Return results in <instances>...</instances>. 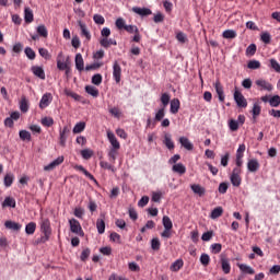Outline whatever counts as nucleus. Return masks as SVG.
I'll use <instances>...</instances> for the list:
<instances>
[{
    "label": "nucleus",
    "instance_id": "obj_1",
    "mask_svg": "<svg viewBox=\"0 0 280 280\" xmlns=\"http://www.w3.org/2000/svg\"><path fill=\"white\" fill-rule=\"evenodd\" d=\"M69 225L71 233H74V235H79V237H84V231L82 230L80 221H78L77 219H70Z\"/></svg>",
    "mask_w": 280,
    "mask_h": 280
},
{
    "label": "nucleus",
    "instance_id": "obj_2",
    "mask_svg": "<svg viewBox=\"0 0 280 280\" xmlns=\"http://www.w3.org/2000/svg\"><path fill=\"white\" fill-rule=\"evenodd\" d=\"M125 31L128 34H135L132 37V43H141V33L139 32V27L137 25H127L125 26Z\"/></svg>",
    "mask_w": 280,
    "mask_h": 280
},
{
    "label": "nucleus",
    "instance_id": "obj_3",
    "mask_svg": "<svg viewBox=\"0 0 280 280\" xmlns=\"http://www.w3.org/2000/svg\"><path fill=\"white\" fill-rule=\"evenodd\" d=\"M234 101L236 102L240 108H246V106H248L246 97H244V94H242V92L240 91L234 92Z\"/></svg>",
    "mask_w": 280,
    "mask_h": 280
},
{
    "label": "nucleus",
    "instance_id": "obj_4",
    "mask_svg": "<svg viewBox=\"0 0 280 280\" xmlns=\"http://www.w3.org/2000/svg\"><path fill=\"white\" fill-rule=\"evenodd\" d=\"M62 163H65V156H59L48 165L44 166V172H54V170L57 168L58 165H62Z\"/></svg>",
    "mask_w": 280,
    "mask_h": 280
},
{
    "label": "nucleus",
    "instance_id": "obj_5",
    "mask_svg": "<svg viewBox=\"0 0 280 280\" xmlns=\"http://www.w3.org/2000/svg\"><path fill=\"white\" fill-rule=\"evenodd\" d=\"M51 102H54V96L51 93H45L39 101V108L45 110V108H47Z\"/></svg>",
    "mask_w": 280,
    "mask_h": 280
},
{
    "label": "nucleus",
    "instance_id": "obj_6",
    "mask_svg": "<svg viewBox=\"0 0 280 280\" xmlns=\"http://www.w3.org/2000/svg\"><path fill=\"white\" fill-rule=\"evenodd\" d=\"M107 139H108L112 148H114L115 150L121 149V144L119 143V140H117V137L115 136V133L113 131H110V129L107 130Z\"/></svg>",
    "mask_w": 280,
    "mask_h": 280
},
{
    "label": "nucleus",
    "instance_id": "obj_7",
    "mask_svg": "<svg viewBox=\"0 0 280 280\" xmlns=\"http://www.w3.org/2000/svg\"><path fill=\"white\" fill-rule=\"evenodd\" d=\"M113 78L116 84H119V82H121V66H119V62L117 61H115L113 65Z\"/></svg>",
    "mask_w": 280,
    "mask_h": 280
},
{
    "label": "nucleus",
    "instance_id": "obj_8",
    "mask_svg": "<svg viewBox=\"0 0 280 280\" xmlns=\"http://www.w3.org/2000/svg\"><path fill=\"white\" fill-rule=\"evenodd\" d=\"M255 84H256V86H259L260 91H269L270 92V91H272V89H275L272 86V83H270L264 79L256 80Z\"/></svg>",
    "mask_w": 280,
    "mask_h": 280
},
{
    "label": "nucleus",
    "instance_id": "obj_9",
    "mask_svg": "<svg viewBox=\"0 0 280 280\" xmlns=\"http://www.w3.org/2000/svg\"><path fill=\"white\" fill-rule=\"evenodd\" d=\"M39 224L42 233L51 234V222L48 218H42Z\"/></svg>",
    "mask_w": 280,
    "mask_h": 280
},
{
    "label": "nucleus",
    "instance_id": "obj_10",
    "mask_svg": "<svg viewBox=\"0 0 280 280\" xmlns=\"http://www.w3.org/2000/svg\"><path fill=\"white\" fill-rule=\"evenodd\" d=\"M213 86L215 89V93L219 97V101L224 102V86H222V83L220 82V80H217Z\"/></svg>",
    "mask_w": 280,
    "mask_h": 280
},
{
    "label": "nucleus",
    "instance_id": "obj_11",
    "mask_svg": "<svg viewBox=\"0 0 280 280\" xmlns=\"http://www.w3.org/2000/svg\"><path fill=\"white\" fill-rule=\"evenodd\" d=\"M259 161L257 159H250L247 162V170L248 172H252V174H255V172L259 171Z\"/></svg>",
    "mask_w": 280,
    "mask_h": 280
},
{
    "label": "nucleus",
    "instance_id": "obj_12",
    "mask_svg": "<svg viewBox=\"0 0 280 280\" xmlns=\"http://www.w3.org/2000/svg\"><path fill=\"white\" fill-rule=\"evenodd\" d=\"M220 261H221V268H222V271L224 272V275H230L231 273V262L229 261V258L221 255Z\"/></svg>",
    "mask_w": 280,
    "mask_h": 280
},
{
    "label": "nucleus",
    "instance_id": "obj_13",
    "mask_svg": "<svg viewBox=\"0 0 280 280\" xmlns=\"http://www.w3.org/2000/svg\"><path fill=\"white\" fill-rule=\"evenodd\" d=\"M31 71H32L33 75H35L36 78H39V80H45V70L43 69V67L33 66L31 68Z\"/></svg>",
    "mask_w": 280,
    "mask_h": 280
},
{
    "label": "nucleus",
    "instance_id": "obj_14",
    "mask_svg": "<svg viewBox=\"0 0 280 280\" xmlns=\"http://www.w3.org/2000/svg\"><path fill=\"white\" fill-rule=\"evenodd\" d=\"M132 12H135V14H138L139 16H150V14H152V10L139 7H133Z\"/></svg>",
    "mask_w": 280,
    "mask_h": 280
},
{
    "label": "nucleus",
    "instance_id": "obj_15",
    "mask_svg": "<svg viewBox=\"0 0 280 280\" xmlns=\"http://www.w3.org/2000/svg\"><path fill=\"white\" fill-rule=\"evenodd\" d=\"M179 143L182 148H185V150H188V152H191V150H194V143H191V141H189L187 137H180Z\"/></svg>",
    "mask_w": 280,
    "mask_h": 280
},
{
    "label": "nucleus",
    "instance_id": "obj_16",
    "mask_svg": "<svg viewBox=\"0 0 280 280\" xmlns=\"http://www.w3.org/2000/svg\"><path fill=\"white\" fill-rule=\"evenodd\" d=\"M74 170H77L78 172H82V174H84V176H86V178H90V180L97 183V179H95V176H93V174H91L89 171H86V168H84V166L75 165Z\"/></svg>",
    "mask_w": 280,
    "mask_h": 280
},
{
    "label": "nucleus",
    "instance_id": "obj_17",
    "mask_svg": "<svg viewBox=\"0 0 280 280\" xmlns=\"http://www.w3.org/2000/svg\"><path fill=\"white\" fill-rule=\"evenodd\" d=\"M5 229H9V231H21L22 225L21 223L14 222V221H5L4 222Z\"/></svg>",
    "mask_w": 280,
    "mask_h": 280
},
{
    "label": "nucleus",
    "instance_id": "obj_18",
    "mask_svg": "<svg viewBox=\"0 0 280 280\" xmlns=\"http://www.w3.org/2000/svg\"><path fill=\"white\" fill-rule=\"evenodd\" d=\"M74 62H75V69L78 71H82L84 69V58H82V54L79 52L75 55Z\"/></svg>",
    "mask_w": 280,
    "mask_h": 280
},
{
    "label": "nucleus",
    "instance_id": "obj_19",
    "mask_svg": "<svg viewBox=\"0 0 280 280\" xmlns=\"http://www.w3.org/2000/svg\"><path fill=\"white\" fill-rule=\"evenodd\" d=\"M172 170L175 174H179L180 176L187 172V167H185L183 163L174 164Z\"/></svg>",
    "mask_w": 280,
    "mask_h": 280
},
{
    "label": "nucleus",
    "instance_id": "obj_20",
    "mask_svg": "<svg viewBox=\"0 0 280 280\" xmlns=\"http://www.w3.org/2000/svg\"><path fill=\"white\" fill-rule=\"evenodd\" d=\"M180 110V101L178 98H173L171 101V113L172 115H176Z\"/></svg>",
    "mask_w": 280,
    "mask_h": 280
},
{
    "label": "nucleus",
    "instance_id": "obj_21",
    "mask_svg": "<svg viewBox=\"0 0 280 280\" xmlns=\"http://www.w3.org/2000/svg\"><path fill=\"white\" fill-rule=\"evenodd\" d=\"M100 44L105 49H108V47H110V45L117 46V40L113 39V38L108 39V37H104L103 39H101Z\"/></svg>",
    "mask_w": 280,
    "mask_h": 280
},
{
    "label": "nucleus",
    "instance_id": "obj_22",
    "mask_svg": "<svg viewBox=\"0 0 280 280\" xmlns=\"http://www.w3.org/2000/svg\"><path fill=\"white\" fill-rule=\"evenodd\" d=\"M69 132V127H63L62 130H60V145H62V148H65V145H67V135Z\"/></svg>",
    "mask_w": 280,
    "mask_h": 280
},
{
    "label": "nucleus",
    "instance_id": "obj_23",
    "mask_svg": "<svg viewBox=\"0 0 280 280\" xmlns=\"http://www.w3.org/2000/svg\"><path fill=\"white\" fill-rule=\"evenodd\" d=\"M96 229L100 235H104V233L106 232V222L104 221V219L96 220Z\"/></svg>",
    "mask_w": 280,
    "mask_h": 280
},
{
    "label": "nucleus",
    "instance_id": "obj_24",
    "mask_svg": "<svg viewBox=\"0 0 280 280\" xmlns=\"http://www.w3.org/2000/svg\"><path fill=\"white\" fill-rule=\"evenodd\" d=\"M24 21L25 23H33L34 22V12L30 8L24 9Z\"/></svg>",
    "mask_w": 280,
    "mask_h": 280
},
{
    "label": "nucleus",
    "instance_id": "obj_25",
    "mask_svg": "<svg viewBox=\"0 0 280 280\" xmlns=\"http://www.w3.org/2000/svg\"><path fill=\"white\" fill-rule=\"evenodd\" d=\"M164 145L167 148V150H174V141H172V136L170 133L164 135V140H163Z\"/></svg>",
    "mask_w": 280,
    "mask_h": 280
},
{
    "label": "nucleus",
    "instance_id": "obj_26",
    "mask_svg": "<svg viewBox=\"0 0 280 280\" xmlns=\"http://www.w3.org/2000/svg\"><path fill=\"white\" fill-rule=\"evenodd\" d=\"M85 93H88V95H91L92 97H100V90H97V88L93 85H86Z\"/></svg>",
    "mask_w": 280,
    "mask_h": 280
},
{
    "label": "nucleus",
    "instance_id": "obj_27",
    "mask_svg": "<svg viewBox=\"0 0 280 280\" xmlns=\"http://www.w3.org/2000/svg\"><path fill=\"white\" fill-rule=\"evenodd\" d=\"M118 155H119V149H115V148H110L107 153V156L110 163H115V161H117Z\"/></svg>",
    "mask_w": 280,
    "mask_h": 280
},
{
    "label": "nucleus",
    "instance_id": "obj_28",
    "mask_svg": "<svg viewBox=\"0 0 280 280\" xmlns=\"http://www.w3.org/2000/svg\"><path fill=\"white\" fill-rule=\"evenodd\" d=\"M36 32L37 34L42 37V38H47V36H49V32L47 31V26H45L44 24L38 25L36 27Z\"/></svg>",
    "mask_w": 280,
    "mask_h": 280
},
{
    "label": "nucleus",
    "instance_id": "obj_29",
    "mask_svg": "<svg viewBox=\"0 0 280 280\" xmlns=\"http://www.w3.org/2000/svg\"><path fill=\"white\" fill-rule=\"evenodd\" d=\"M79 27L81 30V36H84L86 40H91V32H89V30L86 28V24L80 22Z\"/></svg>",
    "mask_w": 280,
    "mask_h": 280
},
{
    "label": "nucleus",
    "instance_id": "obj_30",
    "mask_svg": "<svg viewBox=\"0 0 280 280\" xmlns=\"http://www.w3.org/2000/svg\"><path fill=\"white\" fill-rule=\"evenodd\" d=\"M238 268L241 271L244 272V275H255V269H253V267H250L246 264L238 265Z\"/></svg>",
    "mask_w": 280,
    "mask_h": 280
},
{
    "label": "nucleus",
    "instance_id": "obj_31",
    "mask_svg": "<svg viewBox=\"0 0 280 280\" xmlns=\"http://www.w3.org/2000/svg\"><path fill=\"white\" fill-rule=\"evenodd\" d=\"M84 128H86V122L80 121L73 127L72 132L74 135H80V132H84Z\"/></svg>",
    "mask_w": 280,
    "mask_h": 280
},
{
    "label": "nucleus",
    "instance_id": "obj_32",
    "mask_svg": "<svg viewBox=\"0 0 280 280\" xmlns=\"http://www.w3.org/2000/svg\"><path fill=\"white\" fill-rule=\"evenodd\" d=\"M222 213H224V209H222V207H217L212 210L210 218L212 220H218V218L222 217Z\"/></svg>",
    "mask_w": 280,
    "mask_h": 280
},
{
    "label": "nucleus",
    "instance_id": "obj_33",
    "mask_svg": "<svg viewBox=\"0 0 280 280\" xmlns=\"http://www.w3.org/2000/svg\"><path fill=\"white\" fill-rule=\"evenodd\" d=\"M190 189L194 191V194H197V196L202 197V195L205 194V187L198 185V184H194L190 186Z\"/></svg>",
    "mask_w": 280,
    "mask_h": 280
},
{
    "label": "nucleus",
    "instance_id": "obj_34",
    "mask_svg": "<svg viewBox=\"0 0 280 280\" xmlns=\"http://www.w3.org/2000/svg\"><path fill=\"white\" fill-rule=\"evenodd\" d=\"M25 233L26 235H34V233H36V222H30L26 224Z\"/></svg>",
    "mask_w": 280,
    "mask_h": 280
},
{
    "label": "nucleus",
    "instance_id": "obj_35",
    "mask_svg": "<svg viewBox=\"0 0 280 280\" xmlns=\"http://www.w3.org/2000/svg\"><path fill=\"white\" fill-rule=\"evenodd\" d=\"M223 38L226 39H233V38H237V32L233 31V30H225L222 33Z\"/></svg>",
    "mask_w": 280,
    "mask_h": 280
},
{
    "label": "nucleus",
    "instance_id": "obj_36",
    "mask_svg": "<svg viewBox=\"0 0 280 280\" xmlns=\"http://www.w3.org/2000/svg\"><path fill=\"white\" fill-rule=\"evenodd\" d=\"M20 110L22 113H27L30 110V103L27 102L26 97H22L20 102Z\"/></svg>",
    "mask_w": 280,
    "mask_h": 280
},
{
    "label": "nucleus",
    "instance_id": "obj_37",
    "mask_svg": "<svg viewBox=\"0 0 280 280\" xmlns=\"http://www.w3.org/2000/svg\"><path fill=\"white\" fill-rule=\"evenodd\" d=\"M269 105L272 108H279L280 106V96L279 95H273L272 97L269 98Z\"/></svg>",
    "mask_w": 280,
    "mask_h": 280
},
{
    "label": "nucleus",
    "instance_id": "obj_38",
    "mask_svg": "<svg viewBox=\"0 0 280 280\" xmlns=\"http://www.w3.org/2000/svg\"><path fill=\"white\" fill-rule=\"evenodd\" d=\"M184 262L183 259H177L176 261H174L171 266V270L172 272H178V270H180V268H183Z\"/></svg>",
    "mask_w": 280,
    "mask_h": 280
},
{
    "label": "nucleus",
    "instance_id": "obj_39",
    "mask_svg": "<svg viewBox=\"0 0 280 280\" xmlns=\"http://www.w3.org/2000/svg\"><path fill=\"white\" fill-rule=\"evenodd\" d=\"M2 207H11L14 209L16 207V200H14L12 197H7L2 202Z\"/></svg>",
    "mask_w": 280,
    "mask_h": 280
},
{
    "label": "nucleus",
    "instance_id": "obj_40",
    "mask_svg": "<svg viewBox=\"0 0 280 280\" xmlns=\"http://www.w3.org/2000/svg\"><path fill=\"white\" fill-rule=\"evenodd\" d=\"M230 180L233 187H240V185H242V176L240 175H231Z\"/></svg>",
    "mask_w": 280,
    "mask_h": 280
},
{
    "label": "nucleus",
    "instance_id": "obj_41",
    "mask_svg": "<svg viewBox=\"0 0 280 280\" xmlns=\"http://www.w3.org/2000/svg\"><path fill=\"white\" fill-rule=\"evenodd\" d=\"M60 56H62V52H60L59 56H58L57 69H59V71H65V69H68L69 63L67 61L63 62L62 60H60Z\"/></svg>",
    "mask_w": 280,
    "mask_h": 280
},
{
    "label": "nucleus",
    "instance_id": "obj_42",
    "mask_svg": "<svg viewBox=\"0 0 280 280\" xmlns=\"http://www.w3.org/2000/svg\"><path fill=\"white\" fill-rule=\"evenodd\" d=\"M24 54H25L26 58H28V60L36 59V52L34 51V49H32V47H26L24 49Z\"/></svg>",
    "mask_w": 280,
    "mask_h": 280
},
{
    "label": "nucleus",
    "instance_id": "obj_43",
    "mask_svg": "<svg viewBox=\"0 0 280 280\" xmlns=\"http://www.w3.org/2000/svg\"><path fill=\"white\" fill-rule=\"evenodd\" d=\"M12 183H14V174L8 173L4 176V186L5 187H12Z\"/></svg>",
    "mask_w": 280,
    "mask_h": 280
},
{
    "label": "nucleus",
    "instance_id": "obj_44",
    "mask_svg": "<svg viewBox=\"0 0 280 280\" xmlns=\"http://www.w3.org/2000/svg\"><path fill=\"white\" fill-rule=\"evenodd\" d=\"M162 224L164 229H174V223H172V219H170L167 215L163 217Z\"/></svg>",
    "mask_w": 280,
    "mask_h": 280
},
{
    "label": "nucleus",
    "instance_id": "obj_45",
    "mask_svg": "<svg viewBox=\"0 0 280 280\" xmlns=\"http://www.w3.org/2000/svg\"><path fill=\"white\" fill-rule=\"evenodd\" d=\"M40 124L45 128H51V126H54V118H51V117H44V118H42Z\"/></svg>",
    "mask_w": 280,
    "mask_h": 280
},
{
    "label": "nucleus",
    "instance_id": "obj_46",
    "mask_svg": "<svg viewBox=\"0 0 280 280\" xmlns=\"http://www.w3.org/2000/svg\"><path fill=\"white\" fill-rule=\"evenodd\" d=\"M210 250L213 255H218L222 253V244L220 243H214L210 246Z\"/></svg>",
    "mask_w": 280,
    "mask_h": 280
},
{
    "label": "nucleus",
    "instance_id": "obj_47",
    "mask_svg": "<svg viewBox=\"0 0 280 280\" xmlns=\"http://www.w3.org/2000/svg\"><path fill=\"white\" fill-rule=\"evenodd\" d=\"M199 260H200V264L203 265L205 267L211 264V257L209 256V254H201Z\"/></svg>",
    "mask_w": 280,
    "mask_h": 280
},
{
    "label": "nucleus",
    "instance_id": "obj_48",
    "mask_svg": "<svg viewBox=\"0 0 280 280\" xmlns=\"http://www.w3.org/2000/svg\"><path fill=\"white\" fill-rule=\"evenodd\" d=\"M20 139L22 141H32V133H30V131H27V130H21Z\"/></svg>",
    "mask_w": 280,
    "mask_h": 280
},
{
    "label": "nucleus",
    "instance_id": "obj_49",
    "mask_svg": "<svg viewBox=\"0 0 280 280\" xmlns=\"http://www.w3.org/2000/svg\"><path fill=\"white\" fill-rule=\"evenodd\" d=\"M160 100L162 102L163 108H167L170 100H172V97L167 93H163Z\"/></svg>",
    "mask_w": 280,
    "mask_h": 280
},
{
    "label": "nucleus",
    "instance_id": "obj_50",
    "mask_svg": "<svg viewBox=\"0 0 280 280\" xmlns=\"http://www.w3.org/2000/svg\"><path fill=\"white\" fill-rule=\"evenodd\" d=\"M163 117H165V107H162L158 110L154 117V121H163Z\"/></svg>",
    "mask_w": 280,
    "mask_h": 280
},
{
    "label": "nucleus",
    "instance_id": "obj_51",
    "mask_svg": "<svg viewBox=\"0 0 280 280\" xmlns=\"http://www.w3.org/2000/svg\"><path fill=\"white\" fill-rule=\"evenodd\" d=\"M81 156L82 159H84L85 161H89V159H91L93 156V150L91 149H84L81 151Z\"/></svg>",
    "mask_w": 280,
    "mask_h": 280
},
{
    "label": "nucleus",
    "instance_id": "obj_52",
    "mask_svg": "<svg viewBox=\"0 0 280 280\" xmlns=\"http://www.w3.org/2000/svg\"><path fill=\"white\" fill-rule=\"evenodd\" d=\"M260 39L265 45H270V40H272V37L270 36V33L265 32L260 35Z\"/></svg>",
    "mask_w": 280,
    "mask_h": 280
},
{
    "label": "nucleus",
    "instance_id": "obj_53",
    "mask_svg": "<svg viewBox=\"0 0 280 280\" xmlns=\"http://www.w3.org/2000/svg\"><path fill=\"white\" fill-rule=\"evenodd\" d=\"M253 118L255 119L256 117H259L261 115V106H259L257 103L254 104L253 109Z\"/></svg>",
    "mask_w": 280,
    "mask_h": 280
},
{
    "label": "nucleus",
    "instance_id": "obj_54",
    "mask_svg": "<svg viewBox=\"0 0 280 280\" xmlns=\"http://www.w3.org/2000/svg\"><path fill=\"white\" fill-rule=\"evenodd\" d=\"M255 54H257V45L250 44V45L246 48V56H255Z\"/></svg>",
    "mask_w": 280,
    "mask_h": 280
},
{
    "label": "nucleus",
    "instance_id": "obj_55",
    "mask_svg": "<svg viewBox=\"0 0 280 280\" xmlns=\"http://www.w3.org/2000/svg\"><path fill=\"white\" fill-rule=\"evenodd\" d=\"M110 242H115L116 244H121V235H119L117 232H113L109 235Z\"/></svg>",
    "mask_w": 280,
    "mask_h": 280
},
{
    "label": "nucleus",
    "instance_id": "obj_56",
    "mask_svg": "<svg viewBox=\"0 0 280 280\" xmlns=\"http://www.w3.org/2000/svg\"><path fill=\"white\" fill-rule=\"evenodd\" d=\"M102 74L96 73L92 77V84H94L95 86H100V84H102Z\"/></svg>",
    "mask_w": 280,
    "mask_h": 280
},
{
    "label": "nucleus",
    "instance_id": "obj_57",
    "mask_svg": "<svg viewBox=\"0 0 280 280\" xmlns=\"http://www.w3.org/2000/svg\"><path fill=\"white\" fill-rule=\"evenodd\" d=\"M247 67L249 69H253V70L260 69L261 68V62H259L257 60H250V61H248Z\"/></svg>",
    "mask_w": 280,
    "mask_h": 280
},
{
    "label": "nucleus",
    "instance_id": "obj_58",
    "mask_svg": "<svg viewBox=\"0 0 280 280\" xmlns=\"http://www.w3.org/2000/svg\"><path fill=\"white\" fill-rule=\"evenodd\" d=\"M270 67L276 73H280V65L276 59H270Z\"/></svg>",
    "mask_w": 280,
    "mask_h": 280
},
{
    "label": "nucleus",
    "instance_id": "obj_59",
    "mask_svg": "<svg viewBox=\"0 0 280 280\" xmlns=\"http://www.w3.org/2000/svg\"><path fill=\"white\" fill-rule=\"evenodd\" d=\"M151 248L152 250H161V241L159 238H152Z\"/></svg>",
    "mask_w": 280,
    "mask_h": 280
},
{
    "label": "nucleus",
    "instance_id": "obj_60",
    "mask_svg": "<svg viewBox=\"0 0 280 280\" xmlns=\"http://www.w3.org/2000/svg\"><path fill=\"white\" fill-rule=\"evenodd\" d=\"M229 126L232 132H236V130H240V122H237V120L231 119Z\"/></svg>",
    "mask_w": 280,
    "mask_h": 280
},
{
    "label": "nucleus",
    "instance_id": "obj_61",
    "mask_svg": "<svg viewBox=\"0 0 280 280\" xmlns=\"http://www.w3.org/2000/svg\"><path fill=\"white\" fill-rule=\"evenodd\" d=\"M154 226H156V223H154L152 220H149L140 231L141 233H145L147 230L154 229Z\"/></svg>",
    "mask_w": 280,
    "mask_h": 280
},
{
    "label": "nucleus",
    "instance_id": "obj_62",
    "mask_svg": "<svg viewBox=\"0 0 280 280\" xmlns=\"http://www.w3.org/2000/svg\"><path fill=\"white\" fill-rule=\"evenodd\" d=\"M212 238H213V231H208L203 233L201 236L202 242H211Z\"/></svg>",
    "mask_w": 280,
    "mask_h": 280
},
{
    "label": "nucleus",
    "instance_id": "obj_63",
    "mask_svg": "<svg viewBox=\"0 0 280 280\" xmlns=\"http://www.w3.org/2000/svg\"><path fill=\"white\" fill-rule=\"evenodd\" d=\"M115 24H116L117 30H126L127 25H126V21L124 19H121V18L117 19Z\"/></svg>",
    "mask_w": 280,
    "mask_h": 280
},
{
    "label": "nucleus",
    "instance_id": "obj_64",
    "mask_svg": "<svg viewBox=\"0 0 280 280\" xmlns=\"http://www.w3.org/2000/svg\"><path fill=\"white\" fill-rule=\"evenodd\" d=\"M90 256H91V249L90 248L83 249L80 257L81 261H86V259H89Z\"/></svg>",
    "mask_w": 280,
    "mask_h": 280
}]
</instances>
